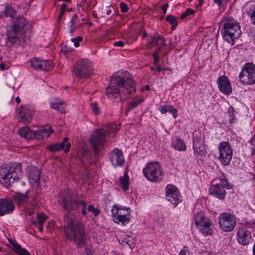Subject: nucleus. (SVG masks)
I'll return each instance as SVG.
<instances>
[{
    "instance_id": "obj_1",
    "label": "nucleus",
    "mask_w": 255,
    "mask_h": 255,
    "mask_svg": "<svg viewBox=\"0 0 255 255\" xmlns=\"http://www.w3.org/2000/svg\"><path fill=\"white\" fill-rule=\"evenodd\" d=\"M135 84L129 74L125 71L113 75L106 94L111 99L128 98L135 93Z\"/></svg>"
},
{
    "instance_id": "obj_2",
    "label": "nucleus",
    "mask_w": 255,
    "mask_h": 255,
    "mask_svg": "<svg viewBox=\"0 0 255 255\" xmlns=\"http://www.w3.org/2000/svg\"><path fill=\"white\" fill-rule=\"evenodd\" d=\"M32 27V22L23 16H17L12 26L7 28V40L12 44L16 43L31 31Z\"/></svg>"
},
{
    "instance_id": "obj_3",
    "label": "nucleus",
    "mask_w": 255,
    "mask_h": 255,
    "mask_svg": "<svg viewBox=\"0 0 255 255\" xmlns=\"http://www.w3.org/2000/svg\"><path fill=\"white\" fill-rule=\"evenodd\" d=\"M112 220L116 224L126 226L131 221L130 208L116 204L112 206L111 210Z\"/></svg>"
},
{
    "instance_id": "obj_4",
    "label": "nucleus",
    "mask_w": 255,
    "mask_h": 255,
    "mask_svg": "<svg viewBox=\"0 0 255 255\" xmlns=\"http://www.w3.org/2000/svg\"><path fill=\"white\" fill-rule=\"evenodd\" d=\"M119 129L118 126L114 123L109 124L106 128V132L101 129L95 130L91 134L89 138L92 146L95 150L102 148L106 142V136L109 132L110 134L115 133Z\"/></svg>"
},
{
    "instance_id": "obj_5",
    "label": "nucleus",
    "mask_w": 255,
    "mask_h": 255,
    "mask_svg": "<svg viewBox=\"0 0 255 255\" xmlns=\"http://www.w3.org/2000/svg\"><path fill=\"white\" fill-rule=\"evenodd\" d=\"M65 232L67 237L73 239L77 247H82L86 245L87 238L83 227L74 225L70 221L65 228Z\"/></svg>"
},
{
    "instance_id": "obj_6",
    "label": "nucleus",
    "mask_w": 255,
    "mask_h": 255,
    "mask_svg": "<svg viewBox=\"0 0 255 255\" xmlns=\"http://www.w3.org/2000/svg\"><path fill=\"white\" fill-rule=\"evenodd\" d=\"M192 223L194 224L200 233L203 236L211 235L213 233L212 223L210 219L202 212L195 213L192 219Z\"/></svg>"
},
{
    "instance_id": "obj_7",
    "label": "nucleus",
    "mask_w": 255,
    "mask_h": 255,
    "mask_svg": "<svg viewBox=\"0 0 255 255\" xmlns=\"http://www.w3.org/2000/svg\"><path fill=\"white\" fill-rule=\"evenodd\" d=\"M142 172L146 179L152 182H159L163 178V170L157 161L147 163L142 169Z\"/></svg>"
},
{
    "instance_id": "obj_8",
    "label": "nucleus",
    "mask_w": 255,
    "mask_h": 255,
    "mask_svg": "<svg viewBox=\"0 0 255 255\" xmlns=\"http://www.w3.org/2000/svg\"><path fill=\"white\" fill-rule=\"evenodd\" d=\"M92 62L88 59H81L77 61L72 69V72L77 78L86 79L93 75Z\"/></svg>"
},
{
    "instance_id": "obj_9",
    "label": "nucleus",
    "mask_w": 255,
    "mask_h": 255,
    "mask_svg": "<svg viewBox=\"0 0 255 255\" xmlns=\"http://www.w3.org/2000/svg\"><path fill=\"white\" fill-rule=\"evenodd\" d=\"M240 81L245 85L255 84V64L252 62L246 63L240 72Z\"/></svg>"
},
{
    "instance_id": "obj_10",
    "label": "nucleus",
    "mask_w": 255,
    "mask_h": 255,
    "mask_svg": "<svg viewBox=\"0 0 255 255\" xmlns=\"http://www.w3.org/2000/svg\"><path fill=\"white\" fill-rule=\"evenodd\" d=\"M240 34V27L237 22L224 24V40L231 45L234 44V41L239 37Z\"/></svg>"
},
{
    "instance_id": "obj_11",
    "label": "nucleus",
    "mask_w": 255,
    "mask_h": 255,
    "mask_svg": "<svg viewBox=\"0 0 255 255\" xmlns=\"http://www.w3.org/2000/svg\"><path fill=\"white\" fill-rule=\"evenodd\" d=\"M250 228L251 225L247 222L241 223L238 228L236 239L240 245L247 246L253 242L251 232L248 230Z\"/></svg>"
},
{
    "instance_id": "obj_12",
    "label": "nucleus",
    "mask_w": 255,
    "mask_h": 255,
    "mask_svg": "<svg viewBox=\"0 0 255 255\" xmlns=\"http://www.w3.org/2000/svg\"><path fill=\"white\" fill-rule=\"evenodd\" d=\"M59 204L64 209L68 211L77 210L79 205L83 209H86L87 203L84 200H80L73 196L67 195L66 197L59 200Z\"/></svg>"
},
{
    "instance_id": "obj_13",
    "label": "nucleus",
    "mask_w": 255,
    "mask_h": 255,
    "mask_svg": "<svg viewBox=\"0 0 255 255\" xmlns=\"http://www.w3.org/2000/svg\"><path fill=\"white\" fill-rule=\"evenodd\" d=\"M34 115V110L32 107L23 105L17 109L16 117L19 122L26 125L31 122Z\"/></svg>"
},
{
    "instance_id": "obj_14",
    "label": "nucleus",
    "mask_w": 255,
    "mask_h": 255,
    "mask_svg": "<svg viewBox=\"0 0 255 255\" xmlns=\"http://www.w3.org/2000/svg\"><path fill=\"white\" fill-rule=\"evenodd\" d=\"M196 131L193 135V149L196 157H202L207 154V150L204 143V139L201 133L195 135Z\"/></svg>"
},
{
    "instance_id": "obj_15",
    "label": "nucleus",
    "mask_w": 255,
    "mask_h": 255,
    "mask_svg": "<svg viewBox=\"0 0 255 255\" xmlns=\"http://www.w3.org/2000/svg\"><path fill=\"white\" fill-rule=\"evenodd\" d=\"M166 198L176 206L182 201V196L178 189L172 184H168L165 188Z\"/></svg>"
},
{
    "instance_id": "obj_16",
    "label": "nucleus",
    "mask_w": 255,
    "mask_h": 255,
    "mask_svg": "<svg viewBox=\"0 0 255 255\" xmlns=\"http://www.w3.org/2000/svg\"><path fill=\"white\" fill-rule=\"evenodd\" d=\"M21 170H22L21 164L17 162L10 163L7 166H0V179L2 180L4 183L5 181V177L10 176L15 172L18 174Z\"/></svg>"
},
{
    "instance_id": "obj_17",
    "label": "nucleus",
    "mask_w": 255,
    "mask_h": 255,
    "mask_svg": "<svg viewBox=\"0 0 255 255\" xmlns=\"http://www.w3.org/2000/svg\"><path fill=\"white\" fill-rule=\"evenodd\" d=\"M31 66L37 70L49 71L53 66V62L51 60H42L38 58H34L31 60Z\"/></svg>"
},
{
    "instance_id": "obj_18",
    "label": "nucleus",
    "mask_w": 255,
    "mask_h": 255,
    "mask_svg": "<svg viewBox=\"0 0 255 255\" xmlns=\"http://www.w3.org/2000/svg\"><path fill=\"white\" fill-rule=\"evenodd\" d=\"M109 159L114 167L121 166L125 162V158L121 150L115 148L109 154Z\"/></svg>"
},
{
    "instance_id": "obj_19",
    "label": "nucleus",
    "mask_w": 255,
    "mask_h": 255,
    "mask_svg": "<svg viewBox=\"0 0 255 255\" xmlns=\"http://www.w3.org/2000/svg\"><path fill=\"white\" fill-rule=\"evenodd\" d=\"M15 209L13 201L9 199H0V216L11 214Z\"/></svg>"
},
{
    "instance_id": "obj_20",
    "label": "nucleus",
    "mask_w": 255,
    "mask_h": 255,
    "mask_svg": "<svg viewBox=\"0 0 255 255\" xmlns=\"http://www.w3.org/2000/svg\"><path fill=\"white\" fill-rule=\"evenodd\" d=\"M68 140V138L65 137L63 138L62 142L50 144L48 145L47 149L51 152H55L64 149L65 152H68L70 150L71 144L70 143H67Z\"/></svg>"
},
{
    "instance_id": "obj_21",
    "label": "nucleus",
    "mask_w": 255,
    "mask_h": 255,
    "mask_svg": "<svg viewBox=\"0 0 255 255\" xmlns=\"http://www.w3.org/2000/svg\"><path fill=\"white\" fill-rule=\"evenodd\" d=\"M237 224L235 217L230 213H224V232H231Z\"/></svg>"
},
{
    "instance_id": "obj_22",
    "label": "nucleus",
    "mask_w": 255,
    "mask_h": 255,
    "mask_svg": "<svg viewBox=\"0 0 255 255\" xmlns=\"http://www.w3.org/2000/svg\"><path fill=\"white\" fill-rule=\"evenodd\" d=\"M53 132L51 127L49 126H43L40 127L37 130L34 131V137L38 140H41L45 138H47Z\"/></svg>"
},
{
    "instance_id": "obj_23",
    "label": "nucleus",
    "mask_w": 255,
    "mask_h": 255,
    "mask_svg": "<svg viewBox=\"0 0 255 255\" xmlns=\"http://www.w3.org/2000/svg\"><path fill=\"white\" fill-rule=\"evenodd\" d=\"M165 44L164 40L162 36L158 34H156L150 36V39L146 43V47L150 49L154 45L162 46Z\"/></svg>"
},
{
    "instance_id": "obj_24",
    "label": "nucleus",
    "mask_w": 255,
    "mask_h": 255,
    "mask_svg": "<svg viewBox=\"0 0 255 255\" xmlns=\"http://www.w3.org/2000/svg\"><path fill=\"white\" fill-rule=\"evenodd\" d=\"M223 185L221 183L213 185L209 189V194L212 195L220 199H223Z\"/></svg>"
},
{
    "instance_id": "obj_25",
    "label": "nucleus",
    "mask_w": 255,
    "mask_h": 255,
    "mask_svg": "<svg viewBox=\"0 0 255 255\" xmlns=\"http://www.w3.org/2000/svg\"><path fill=\"white\" fill-rule=\"evenodd\" d=\"M171 145L172 147L176 150L184 151L186 150V145L184 140L178 136L172 139Z\"/></svg>"
},
{
    "instance_id": "obj_26",
    "label": "nucleus",
    "mask_w": 255,
    "mask_h": 255,
    "mask_svg": "<svg viewBox=\"0 0 255 255\" xmlns=\"http://www.w3.org/2000/svg\"><path fill=\"white\" fill-rule=\"evenodd\" d=\"M18 134L21 137L26 139H32L34 137V131L27 126L20 128L17 130Z\"/></svg>"
},
{
    "instance_id": "obj_27",
    "label": "nucleus",
    "mask_w": 255,
    "mask_h": 255,
    "mask_svg": "<svg viewBox=\"0 0 255 255\" xmlns=\"http://www.w3.org/2000/svg\"><path fill=\"white\" fill-rule=\"evenodd\" d=\"M29 182L33 187H37L39 182V173L37 169H34L28 173Z\"/></svg>"
},
{
    "instance_id": "obj_28",
    "label": "nucleus",
    "mask_w": 255,
    "mask_h": 255,
    "mask_svg": "<svg viewBox=\"0 0 255 255\" xmlns=\"http://www.w3.org/2000/svg\"><path fill=\"white\" fill-rule=\"evenodd\" d=\"M224 165H228L233 157V149L229 143L224 141Z\"/></svg>"
},
{
    "instance_id": "obj_29",
    "label": "nucleus",
    "mask_w": 255,
    "mask_h": 255,
    "mask_svg": "<svg viewBox=\"0 0 255 255\" xmlns=\"http://www.w3.org/2000/svg\"><path fill=\"white\" fill-rule=\"evenodd\" d=\"M64 103L60 99L57 98H51L50 99V107L55 109L60 113L64 112V110L61 108Z\"/></svg>"
},
{
    "instance_id": "obj_30",
    "label": "nucleus",
    "mask_w": 255,
    "mask_h": 255,
    "mask_svg": "<svg viewBox=\"0 0 255 255\" xmlns=\"http://www.w3.org/2000/svg\"><path fill=\"white\" fill-rule=\"evenodd\" d=\"M28 191L24 193L16 192L13 196V199L19 206H23L27 201Z\"/></svg>"
},
{
    "instance_id": "obj_31",
    "label": "nucleus",
    "mask_w": 255,
    "mask_h": 255,
    "mask_svg": "<svg viewBox=\"0 0 255 255\" xmlns=\"http://www.w3.org/2000/svg\"><path fill=\"white\" fill-rule=\"evenodd\" d=\"M144 101V99L140 96L134 97L128 104L127 108V114L133 108L137 107L139 104Z\"/></svg>"
},
{
    "instance_id": "obj_32",
    "label": "nucleus",
    "mask_w": 255,
    "mask_h": 255,
    "mask_svg": "<svg viewBox=\"0 0 255 255\" xmlns=\"http://www.w3.org/2000/svg\"><path fill=\"white\" fill-rule=\"evenodd\" d=\"M22 170L19 171V173L15 172L10 176H7L5 177V181L3 183L5 186H8L10 185L11 183H13L15 181H18L22 178Z\"/></svg>"
},
{
    "instance_id": "obj_33",
    "label": "nucleus",
    "mask_w": 255,
    "mask_h": 255,
    "mask_svg": "<svg viewBox=\"0 0 255 255\" xmlns=\"http://www.w3.org/2000/svg\"><path fill=\"white\" fill-rule=\"evenodd\" d=\"M120 185L123 190L125 192L129 190V179L128 174L125 172L122 176L119 178Z\"/></svg>"
},
{
    "instance_id": "obj_34",
    "label": "nucleus",
    "mask_w": 255,
    "mask_h": 255,
    "mask_svg": "<svg viewBox=\"0 0 255 255\" xmlns=\"http://www.w3.org/2000/svg\"><path fill=\"white\" fill-rule=\"evenodd\" d=\"M118 241L121 244H124V243L127 244L131 249L134 247L133 238L125 234H123L120 238L118 239Z\"/></svg>"
},
{
    "instance_id": "obj_35",
    "label": "nucleus",
    "mask_w": 255,
    "mask_h": 255,
    "mask_svg": "<svg viewBox=\"0 0 255 255\" xmlns=\"http://www.w3.org/2000/svg\"><path fill=\"white\" fill-rule=\"evenodd\" d=\"M11 246L13 251L18 255H30L27 250L21 247L18 244L13 242L11 243Z\"/></svg>"
},
{
    "instance_id": "obj_36",
    "label": "nucleus",
    "mask_w": 255,
    "mask_h": 255,
    "mask_svg": "<svg viewBox=\"0 0 255 255\" xmlns=\"http://www.w3.org/2000/svg\"><path fill=\"white\" fill-rule=\"evenodd\" d=\"M246 12L250 17L251 22L255 25V4L251 5L246 10Z\"/></svg>"
},
{
    "instance_id": "obj_37",
    "label": "nucleus",
    "mask_w": 255,
    "mask_h": 255,
    "mask_svg": "<svg viewBox=\"0 0 255 255\" xmlns=\"http://www.w3.org/2000/svg\"><path fill=\"white\" fill-rule=\"evenodd\" d=\"M6 17L13 18L16 14L15 9L10 5H6L4 10L2 12Z\"/></svg>"
},
{
    "instance_id": "obj_38",
    "label": "nucleus",
    "mask_w": 255,
    "mask_h": 255,
    "mask_svg": "<svg viewBox=\"0 0 255 255\" xmlns=\"http://www.w3.org/2000/svg\"><path fill=\"white\" fill-rule=\"evenodd\" d=\"M165 19L171 25V29L172 30H175L177 25L178 21L176 18L172 15H167L166 16Z\"/></svg>"
},
{
    "instance_id": "obj_39",
    "label": "nucleus",
    "mask_w": 255,
    "mask_h": 255,
    "mask_svg": "<svg viewBox=\"0 0 255 255\" xmlns=\"http://www.w3.org/2000/svg\"><path fill=\"white\" fill-rule=\"evenodd\" d=\"M232 92L231 84L228 78L224 76V94L229 95Z\"/></svg>"
},
{
    "instance_id": "obj_40",
    "label": "nucleus",
    "mask_w": 255,
    "mask_h": 255,
    "mask_svg": "<svg viewBox=\"0 0 255 255\" xmlns=\"http://www.w3.org/2000/svg\"><path fill=\"white\" fill-rule=\"evenodd\" d=\"M234 113V108L232 106H230L228 109L227 115L229 116V120L230 123L231 124H232L233 122V121L235 118Z\"/></svg>"
},
{
    "instance_id": "obj_41",
    "label": "nucleus",
    "mask_w": 255,
    "mask_h": 255,
    "mask_svg": "<svg viewBox=\"0 0 255 255\" xmlns=\"http://www.w3.org/2000/svg\"><path fill=\"white\" fill-rule=\"evenodd\" d=\"M88 211L89 212H91L95 217L97 216L100 213V211L98 208L95 207L93 205H89L88 206Z\"/></svg>"
},
{
    "instance_id": "obj_42",
    "label": "nucleus",
    "mask_w": 255,
    "mask_h": 255,
    "mask_svg": "<svg viewBox=\"0 0 255 255\" xmlns=\"http://www.w3.org/2000/svg\"><path fill=\"white\" fill-rule=\"evenodd\" d=\"M36 218L38 222V225H43L44 222L48 219V217L43 213H38Z\"/></svg>"
},
{
    "instance_id": "obj_43",
    "label": "nucleus",
    "mask_w": 255,
    "mask_h": 255,
    "mask_svg": "<svg viewBox=\"0 0 255 255\" xmlns=\"http://www.w3.org/2000/svg\"><path fill=\"white\" fill-rule=\"evenodd\" d=\"M90 108L92 112L95 115H98L100 113V111L99 107L97 105V102H94L90 104Z\"/></svg>"
},
{
    "instance_id": "obj_44",
    "label": "nucleus",
    "mask_w": 255,
    "mask_h": 255,
    "mask_svg": "<svg viewBox=\"0 0 255 255\" xmlns=\"http://www.w3.org/2000/svg\"><path fill=\"white\" fill-rule=\"evenodd\" d=\"M195 13V11L191 8H188L186 9L185 11L183 12L180 15V18L183 19L185 18L187 16L194 14Z\"/></svg>"
},
{
    "instance_id": "obj_45",
    "label": "nucleus",
    "mask_w": 255,
    "mask_h": 255,
    "mask_svg": "<svg viewBox=\"0 0 255 255\" xmlns=\"http://www.w3.org/2000/svg\"><path fill=\"white\" fill-rule=\"evenodd\" d=\"M83 40V38L81 36H77L75 38H72L71 39V41L73 43L74 46L75 47H78L80 45L79 43L82 42Z\"/></svg>"
},
{
    "instance_id": "obj_46",
    "label": "nucleus",
    "mask_w": 255,
    "mask_h": 255,
    "mask_svg": "<svg viewBox=\"0 0 255 255\" xmlns=\"http://www.w3.org/2000/svg\"><path fill=\"white\" fill-rule=\"evenodd\" d=\"M190 251L189 248L187 246H184L182 249L180 251L178 255H190Z\"/></svg>"
},
{
    "instance_id": "obj_47",
    "label": "nucleus",
    "mask_w": 255,
    "mask_h": 255,
    "mask_svg": "<svg viewBox=\"0 0 255 255\" xmlns=\"http://www.w3.org/2000/svg\"><path fill=\"white\" fill-rule=\"evenodd\" d=\"M219 155V159L220 160L221 163L223 162V141H221L220 143L219 147H218Z\"/></svg>"
},
{
    "instance_id": "obj_48",
    "label": "nucleus",
    "mask_w": 255,
    "mask_h": 255,
    "mask_svg": "<svg viewBox=\"0 0 255 255\" xmlns=\"http://www.w3.org/2000/svg\"><path fill=\"white\" fill-rule=\"evenodd\" d=\"M219 90L223 92V76H220L218 77L217 81Z\"/></svg>"
},
{
    "instance_id": "obj_49",
    "label": "nucleus",
    "mask_w": 255,
    "mask_h": 255,
    "mask_svg": "<svg viewBox=\"0 0 255 255\" xmlns=\"http://www.w3.org/2000/svg\"><path fill=\"white\" fill-rule=\"evenodd\" d=\"M168 108L169 109L168 112L171 114L173 115L174 119H175L177 117V110L174 109L171 105H168Z\"/></svg>"
},
{
    "instance_id": "obj_50",
    "label": "nucleus",
    "mask_w": 255,
    "mask_h": 255,
    "mask_svg": "<svg viewBox=\"0 0 255 255\" xmlns=\"http://www.w3.org/2000/svg\"><path fill=\"white\" fill-rule=\"evenodd\" d=\"M168 107V105L161 106L159 108V111L161 114H165L169 110V109Z\"/></svg>"
},
{
    "instance_id": "obj_51",
    "label": "nucleus",
    "mask_w": 255,
    "mask_h": 255,
    "mask_svg": "<svg viewBox=\"0 0 255 255\" xmlns=\"http://www.w3.org/2000/svg\"><path fill=\"white\" fill-rule=\"evenodd\" d=\"M66 10V3H64L61 5V10H60V12L59 17H58L59 20L61 19V18L62 16V15L63 14V13L65 12V11Z\"/></svg>"
},
{
    "instance_id": "obj_52",
    "label": "nucleus",
    "mask_w": 255,
    "mask_h": 255,
    "mask_svg": "<svg viewBox=\"0 0 255 255\" xmlns=\"http://www.w3.org/2000/svg\"><path fill=\"white\" fill-rule=\"evenodd\" d=\"M153 57L154 59V63L155 65H157L159 61V57L157 51H155L153 53Z\"/></svg>"
},
{
    "instance_id": "obj_53",
    "label": "nucleus",
    "mask_w": 255,
    "mask_h": 255,
    "mask_svg": "<svg viewBox=\"0 0 255 255\" xmlns=\"http://www.w3.org/2000/svg\"><path fill=\"white\" fill-rule=\"evenodd\" d=\"M120 8H121V11L123 12H127L128 9V6H127V5L124 2H122L120 3Z\"/></svg>"
},
{
    "instance_id": "obj_54",
    "label": "nucleus",
    "mask_w": 255,
    "mask_h": 255,
    "mask_svg": "<svg viewBox=\"0 0 255 255\" xmlns=\"http://www.w3.org/2000/svg\"><path fill=\"white\" fill-rule=\"evenodd\" d=\"M114 46L123 47L124 45V42L122 41H116L113 43Z\"/></svg>"
},
{
    "instance_id": "obj_55",
    "label": "nucleus",
    "mask_w": 255,
    "mask_h": 255,
    "mask_svg": "<svg viewBox=\"0 0 255 255\" xmlns=\"http://www.w3.org/2000/svg\"><path fill=\"white\" fill-rule=\"evenodd\" d=\"M85 255H94V251L88 248H86L85 249Z\"/></svg>"
},
{
    "instance_id": "obj_56",
    "label": "nucleus",
    "mask_w": 255,
    "mask_h": 255,
    "mask_svg": "<svg viewBox=\"0 0 255 255\" xmlns=\"http://www.w3.org/2000/svg\"><path fill=\"white\" fill-rule=\"evenodd\" d=\"M223 220V213L220 214L219 217V226L222 228L223 226L222 220Z\"/></svg>"
},
{
    "instance_id": "obj_57",
    "label": "nucleus",
    "mask_w": 255,
    "mask_h": 255,
    "mask_svg": "<svg viewBox=\"0 0 255 255\" xmlns=\"http://www.w3.org/2000/svg\"><path fill=\"white\" fill-rule=\"evenodd\" d=\"M168 6V4L167 3H166L165 4L162 5V11H163V13L164 14H165L166 13Z\"/></svg>"
},
{
    "instance_id": "obj_58",
    "label": "nucleus",
    "mask_w": 255,
    "mask_h": 255,
    "mask_svg": "<svg viewBox=\"0 0 255 255\" xmlns=\"http://www.w3.org/2000/svg\"><path fill=\"white\" fill-rule=\"evenodd\" d=\"M54 222L53 221L49 222L47 228H49L50 230H52L54 228Z\"/></svg>"
},
{
    "instance_id": "obj_59",
    "label": "nucleus",
    "mask_w": 255,
    "mask_h": 255,
    "mask_svg": "<svg viewBox=\"0 0 255 255\" xmlns=\"http://www.w3.org/2000/svg\"><path fill=\"white\" fill-rule=\"evenodd\" d=\"M225 187L227 189H231L232 188V185L229 184L228 182L224 179V188Z\"/></svg>"
},
{
    "instance_id": "obj_60",
    "label": "nucleus",
    "mask_w": 255,
    "mask_h": 255,
    "mask_svg": "<svg viewBox=\"0 0 255 255\" xmlns=\"http://www.w3.org/2000/svg\"><path fill=\"white\" fill-rule=\"evenodd\" d=\"M223 0H214V2L217 3L219 7H221V6L222 4Z\"/></svg>"
},
{
    "instance_id": "obj_61",
    "label": "nucleus",
    "mask_w": 255,
    "mask_h": 255,
    "mask_svg": "<svg viewBox=\"0 0 255 255\" xmlns=\"http://www.w3.org/2000/svg\"><path fill=\"white\" fill-rule=\"evenodd\" d=\"M112 13V10L109 7H106V14L108 15H110Z\"/></svg>"
},
{
    "instance_id": "obj_62",
    "label": "nucleus",
    "mask_w": 255,
    "mask_h": 255,
    "mask_svg": "<svg viewBox=\"0 0 255 255\" xmlns=\"http://www.w3.org/2000/svg\"><path fill=\"white\" fill-rule=\"evenodd\" d=\"M201 255H210V253L208 251L203 250L201 252Z\"/></svg>"
},
{
    "instance_id": "obj_63",
    "label": "nucleus",
    "mask_w": 255,
    "mask_h": 255,
    "mask_svg": "<svg viewBox=\"0 0 255 255\" xmlns=\"http://www.w3.org/2000/svg\"><path fill=\"white\" fill-rule=\"evenodd\" d=\"M251 150H252V152H251V156H253L255 154V145H254L253 147H252Z\"/></svg>"
},
{
    "instance_id": "obj_64",
    "label": "nucleus",
    "mask_w": 255,
    "mask_h": 255,
    "mask_svg": "<svg viewBox=\"0 0 255 255\" xmlns=\"http://www.w3.org/2000/svg\"><path fill=\"white\" fill-rule=\"evenodd\" d=\"M0 68L2 70H4L7 69L8 68L6 67V66H5L4 64L1 63L0 65Z\"/></svg>"
}]
</instances>
